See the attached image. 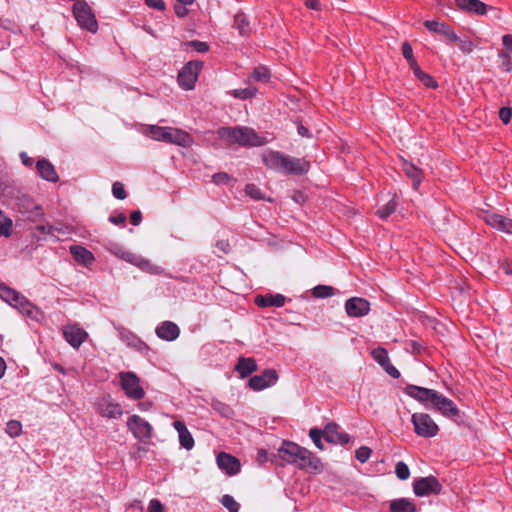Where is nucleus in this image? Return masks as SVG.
Returning a JSON list of instances; mask_svg holds the SVG:
<instances>
[{"label": "nucleus", "mask_w": 512, "mask_h": 512, "mask_svg": "<svg viewBox=\"0 0 512 512\" xmlns=\"http://www.w3.org/2000/svg\"><path fill=\"white\" fill-rule=\"evenodd\" d=\"M270 460L278 465L293 464L306 471H320L322 469L320 459L312 452L295 442L287 440L282 442L277 454L273 455Z\"/></svg>", "instance_id": "f257e3e1"}, {"label": "nucleus", "mask_w": 512, "mask_h": 512, "mask_svg": "<svg viewBox=\"0 0 512 512\" xmlns=\"http://www.w3.org/2000/svg\"><path fill=\"white\" fill-rule=\"evenodd\" d=\"M264 165L271 170L288 175H303L310 169V162L304 158H296L276 150L262 153Z\"/></svg>", "instance_id": "f03ea898"}, {"label": "nucleus", "mask_w": 512, "mask_h": 512, "mask_svg": "<svg viewBox=\"0 0 512 512\" xmlns=\"http://www.w3.org/2000/svg\"><path fill=\"white\" fill-rule=\"evenodd\" d=\"M217 134L228 144L257 147L267 143L265 137L258 135L250 127H221L218 129Z\"/></svg>", "instance_id": "7ed1b4c3"}, {"label": "nucleus", "mask_w": 512, "mask_h": 512, "mask_svg": "<svg viewBox=\"0 0 512 512\" xmlns=\"http://www.w3.org/2000/svg\"><path fill=\"white\" fill-rule=\"evenodd\" d=\"M146 134L155 141H162L181 147H189L193 143V138L188 132L175 127L151 125L147 128Z\"/></svg>", "instance_id": "20e7f679"}, {"label": "nucleus", "mask_w": 512, "mask_h": 512, "mask_svg": "<svg viewBox=\"0 0 512 512\" xmlns=\"http://www.w3.org/2000/svg\"><path fill=\"white\" fill-rule=\"evenodd\" d=\"M0 298L17 309L22 316L36 318L39 310L18 291L0 283Z\"/></svg>", "instance_id": "39448f33"}, {"label": "nucleus", "mask_w": 512, "mask_h": 512, "mask_svg": "<svg viewBox=\"0 0 512 512\" xmlns=\"http://www.w3.org/2000/svg\"><path fill=\"white\" fill-rule=\"evenodd\" d=\"M118 376L120 387L128 399L139 401L144 398L145 390L134 372L123 371Z\"/></svg>", "instance_id": "423d86ee"}, {"label": "nucleus", "mask_w": 512, "mask_h": 512, "mask_svg": "<svg viewBox=\"0 0 512 512\" xmlns=\"http://www.w3.org/2000/svg\"><path fill=\"white\" fill-rule=\"evenodd\" d=\"M73 14L78 25L90 33H96L98 23L91 7L84 0L77 1L73 5Z\"/></svg>", "instance_id": "0eeeda50"}, {"label": "nucleus", "mask_w": 512, "mask_h": 512, "mask_svg": "<svg viewBox=\"0 0 512 512\" xmlns=\"http://www.w3.org/2000/svg\"><path fill=\"white\" fill-rule=\"evenodd\" d=\"M414 432L424 438H432L438 434L439 427L427 413H414L411 417Z\"/></svg>", "instance_id": "6e6552de"}, {"label": "nucleus", "mask_w": 512, "mask_h": 512, "mask_svg": "<svg viewBox=\"0 0 512 512\" xmlns=\"http://www.w3.org/2000/svg\"><path fill=\"white\" fill-rule=\"evenodd\" d=\"M203 66L201 61L188 62L178 74V83L185 90L194 88L198 74Z\"/></svg>", "instance_id": "1a4fd4ad"}, {"label": "nucleus", "mask_w": 512, "mask_h": 512, "mask_svg": "<svg viewBox=\"0 0 512 512\" xmlns=\"http://www.w3.org/2000/svg\"><path fill=\"white\" fill-rule=\"evenodd\" d=\"M442 490V485L434 476L422 477L416 479L413 483V491L418 497H426L432 494H439Z\"/></svg>", "instance_id": "9d476101"}, {"label": "nucleus", "mask_w": 512, "mask_h": 512, "mask_svg": "<svg viewBox=\"0 0 512 512\" xmlns=\"http://www.w3.org/2000/svg\"><path fill=\"white\" fill-rule=\"evenodd\" d=\"M127 428L139 440H146L152 437V425L139 415H132L128 418Z\"/></svg>", "instance_id": "9b49d317"}, {"label": "nucleus", "mask_w": 512, "mask_h": 512, "mask_svg": "<svg viewBox=\"0 0 512 512\" xmlns=\"http://www.w3.org/2000/svg\"><path fill=\"white\" fill-rule=\"evenodd\" d=\"M97 412L104 418L119 419L123 415L121 405L110 396L102 397L97 402Z\"/></svg>", "instance_id": "f8f14e48"}, {"label": "nucleus", "mask_w": 512, "mask_h": 512, "mask_svg": "<svg viewBox=\"0 0 512 512\" xmlns=\"http://www.w3.org/2000/svg\"><path fill=\"white\" fill-rule=\"evenodd\" d=\"M483 220L487 225L503 233L512 234V219L494 212H483Z\"/></svg>", "instance_id": "ddd939ff"}, {"label": "nucleus", "mask_w": 512, "mask_h": 512, "mask_svg": "<svg viewBox=\"0 0 512 512\" xmlns=\"http://www.w3.org/2000/svg\"><path fill=\"white\" fill-rule=\"evenodd\" d=\"M65 340L74 348H78L86 340L88 334L78 324H67L63 327Z\"/></svg>", "instance_id": "4468645a"}, {"label": "nucleus", "mask_w": 512, "mask_h": 512, "mask_svg": "<svg viewBox=\"0 0 512 512\" xmlns=\"http://www.w3.org/2000/svg\"><path fill=\"white\" fill-rule=\"evenodd\" d=\"M345 310L349 317H364L370 311V303L362 297H352L346 301Z\"/></svg>", "instance_id": "2eb2a0df"}, {"label": "nucleus", "mask_w": 512, "mask_h": 512, "mask_svg": "<svg viewBox=\"0 0 512 512\" xmlns=\"http://www.w3.org/2000/svg\"><path fill=\"white\" fill-rule=\"evenodd\" d=\"M405 393L427 407L434 401L437 391L416 385H407L405 387Z\"/></svg>", "instance_id": "dca6fc26"}, {"label": "nucleus", "mask_w": 512, "mask_h": 512, "mask_svg": "<svg viewBox=\"0 0 512 512\" xmlns=\"http://www.w3.org/2000/svg\"><path fill=\"white\" fill-rule=\"evenodd\" d=\"M278 379V375L273 369H266L260 375H255L249 380V386L253 390L260 391L273 385Z\"/></svg>", "instance_id": "f3484780"}, {"label": "nucleus", "mask_w": 512, "mask_h": 512, "mask_svg": "<svg viewBox=\"0 0 512 512\" xmlns=\"http://www.w3.org/2000/svg\"><path fill=\"white\" fill-rule=\"evenodd\" d=\"M431 406L447 417L457 416L459 414V410L454 402L438 392Z\"/></svg>", "instance_id": "a211bd4d"}, {"label": "nucleus", "mask_w": 512, "mask_h": 512, "mask_svg": "<svg viewBox=\"0 0 512 512\" xmlns=\"http://www.w3.org/2000/svg\"><path fill=\"white\" fill-rule=\"evenodd\" d=\"M217 465L226 474L232 476L240 472L241 464L240 461L232 456L231 454L221 452L217 456Z\"/></svg>", "instance_id": "6ab92c4d"}, {"label": "nucleus", "mask_w": 512, "mask_h": 512, "mask_svg": "<svg viewBox=\"0 0 512 512\" xmlns=\"http://www.w3.org/2000/svg\"><path fill=\"white\" fill-rule=\"evenodd\" d=\"M323 437L327 442L333 444H347L350 441L348 434L340 432L338 424L328 423L323 431Z\"/></svg>", "instance_id": "aec40b11"}, {"label": "nucleus", "mask_w": 512, "mask_h": 512, "mask_svg": "<svg viewBox=\"0 0 512 512\" xmlns=\"http://www.w3.org/2000/svg\"><path fill=\"white\" fill-rule=\"evenodd\" d=\"M373 359L393 378H398L400 372L390 363L388 353L384 348H376L372 350Z\"/></svg>", "instance_id": "412c9836"}, {"label": "nucleus", "mask_w": 512, "mask_h": 512, "mask_svg": "<svg viewBox=\"0 0 512 512\" xmlns=\"http://www.w3.org/2000/svg\"><path fill=\"white\" fill-rule=\"evenodd\" d=\"M424 26L431 32L441 34L446 37L450 42H456L459 40L455 32L444 22L436 20H426Z\"/></svg>", "instance_id": "4be33fe9"}, {"label": "nucleus", "mask_w": 512, "mask_h": 512, "mask_svg": "<svg viewBox=\"0 0 512 512\" xmlns=\"http://www.w3.org/2000/svg\"><path fill=\"white\" fill-rule=\"evenodd\" d=\"M455 4L460 10L476 15H484L490 8L480 0H455Z\"/></svg>", "instance_id": "5701e85b"}, {"label": "nucleus", "mask_w": 512, "mask_h": 512, "mask_svg": "<svg viewBox=\"0 0 512 512\" xmlns=\"http://www.w3.org/2000/svg\"><path fill=\"white\" fill-rule=\"evenodd\" d=\"M258 307H282L286 302V297L282 294L257 295L254 300Z\"/></svg>", "instance_id": "b1692460"}, {"label": "nucleus", "mask_w": 512, "mask_h": 512, "mask_svg": "<svg viewBox=\"0 0 512 512\" xmlns=\"http://www.w3.org/2000/svg\"><path fill=\"white\" fill-rule=\"evenodd\" d=\"M155 332L160 339L173 341L179 336L180 329L175 322H162L156 327Z\"/></svg>", "instance_id": "393cba45"}, {"label": "nucleus", "mask_w": 512, "mask_h": 512, "mask_svg": "<svg viewBox=\"0 0 512 512\" xmlns=\"http://www.w3.org/2000/svg\"><path fill=\"white\" fill-rule=\"evenodd\" d=\"M130 263L132 265H135L142 271L147 272L149 274L161 275L164 273V268L152 263L150 260H148L140 255L134 254Z\"/></svg>", "instance_id": "a878e982"}, {"label": "nucleus", "mask_w": 512, "mask_h": 512, "mask_svg": "<svg viewBox=\"0 0 512 512\" xmlns=\"http://www.w3.org/2000/svg\"><path fill=\"white\" fill-rule=\"evenodd\" d=\"M173 426L178 432L180 445L187 450H191L194 447L195 442L186 425L182 421L176 420L174 421Z\"/></svg>", "instance_id": "bb28decb"}, {"label": "nucleus", "mask_w": 512, "mask_h": 512, "mask_svg": "<svg viewBox=\"0 0 512 512\" xmlns=\"http://www.w3.org/2000/svg\"><path fill=\"white\" fill-rule=\"evenodd\" d=\"M37 171L39 175L47 181L57 182L59 176L51 162L46 159H41L37 161L36 164Z\"/></svg>", "instance_id": "cd10ccee"}, {"label": "nucleus", "mask_w": 512, "mask_h": 512, "mask_svg": "<svg viewBox=\"0 0 512 512\" xmlns=\"http://www.w3.org/2000/svg\"><path fill=\"white\" fill-rule=\"evenodd\" d=\"M257 364L253 358L240 357L235 370L240 374L242 378L249 376L251 373L256 371Z\"/></svg>", "instance_id": "c85d7f7f"}, {"label": "nucleus", "mask_w": 512, "mask_h": 512, "mask_svg": "<svg viewBox=\"0 0 512 512\" xmlns=\"http://www.w3.org/2000/svg\"><path fill=\"white\" fill-rule=\"evenodd\" d=\"M403 170L407 177H409L412 180L413 188L417 189L422 181V170L417 168L414 164L409 163L407 161L403 162Z\"/></svg>", "instance_id": "c756f323"}, {"label": "nucleus", "mask_w": 512, "mask_h": 512, "mask_svg": "<svg viewBox=\"0 0 512 512\" xmlns=\"http://www.w3.org/2000/svg\"><path fill=\"white\" fill-rule=\"evenodd\" d=\"M390 512H417V507L413 501L399 498L391 501Z\"/></svg>", "instance_id": "7c9ffc66"}, {"label": "nucleus", "mask_w": 512, "mask_h": 512, "mask_svg": "<svg viewBox=\"0 0 512 512\" xmlns=\"http://www.w3.org/2000/svg\"><path fill=\"white\" fill-rule=\"evenodd\" d=\"M70 253L73 255L76 261L82 264H89L94 261L93 254L86 248L74 245L70 247Z\"/></svg>", "instance_id": "2f4dec72"}, {"label": "nucleus", "mask_w": 512, "mask_h": 512, "mask_svg": "<svg viewBox=\"0 0 512 512\" xmlns=\"http://www.w3.org/2000/svg\"><path fill=\"white\" fill-rule=\"evenodd\" d=\"M415 77L424 85L426 86L427 88H437L438 87V84L437 82L433 79L432 76H430L429 74H427L426 72H424L420 67L419 65L417 64L416 66L412 67L411 68Z\"/></svg>", "instance_id": "473e14b6"}, {"label": "nucleus", "mask_w": 512, "mask_h": 512, "mask_svg": "<svg viewBox=\"0 0 512 512\" xmlns=\"http://www.w3.org/2000/svg\"><path fill=\"white\" fill-rule=\"evenodd\" d=\"M107 250L114 254L115 256L125 260L130 263L134 253L125 250L123 246L115 242H109L106 246Z\"/></svg>", "instance_id": "72a5a7b5"}, {"label": "nucleus", "mask_w": 512, "mask_h": 512, "mask_svg": "<svg viewBox=\"0 0 512 512\" xmlns=\"http://www.w3.org/2000/svg\"><path fill=\"white\" fill-rule=\"evenodd\" d=\"M234 25L241 35H247L250 33L249 21L244 13H237L235 15Z\"/></svg>", "instance_id": "f704fd0d"}, {"label": "nucleus", "mask_w": 512, "mask_h": 512, "mask_svg": "<svg viewBox=\"0 0 512 512\" xmlns=\"http://www.w3.org/2000/svg\"><path fill=\"white\" fill-rule=\"evenodd\" d=\"M396 207H397V202L395 200V196L390 199L385 205H383L382 207H380L378 210H377V215L381 218V219H387L392 213L395 212L396 210Z\"/></svg>", "instance_id": "c9c22d12"}, {"label": "nucleus", "mask_w": 512, "mask_h": 512, "mask_svg": "<svg viewBox=\"0 0 512 512\" xmlns=\"http://www.w3.org/2000/svg\"><path fill=\"white\" fill-rule=\"evenodd\" d=\"M335 294V288L328 285H317L312 289L315 298H328Z\"/></svg>", "instance_id": "e433bc0d"}, {"label": "nucleus", "mask_w": 512, "mask_h": 512, "mask_svg": "<svg viewBox=\"0 0 512 512\" xmlns=\"http://www.w3.org/2000/svg\"><path fill=\"white\" fill-rule=\"evenodd\" d=\"M245 193L252 199L254 200H267V198L265 197V195L262 193V191L260 190V188L253 184V183H250V184H247L246 187H245ZM268 201H270V199H268Z\"/></svg>", "instance_id": "4c0bfd02"}, {"label": "nucleus", "mask_w": 512, "mask_h": 512, "mask_svg": "<svg viewBox=\"0 0 512 512\" xmlns=\"http://www.w3.org/2000/svg\"><path fill=\"white\" fill-rule=\"evenodd\" d=\"M401 50H402V55L407 60L410 68H412L418 64L413 56V50H412V47L409 44V42H407V41L403 42L402 46H401Z\"/></svg>", "instance_id": "58836bf2"}, {"label": "nucleus", "mask_w": 512, "mask_h": 512, "mask_svg": "<svg viewBox=\"0 0 512 512\" xmlns=\"http://www.w3.org/2000/svg\"><path fill=\"white\" fill-rule=\"evenodd\" d=\"M252 78L258 82H267L270 78V72L265 66H258L253 70Z\"/></svg>", "instance_id": "ea45409f"}, {"label": "nucleus", "mask_w": 512, "mask_h": 512, "mask_svg": "<svg viewBox=\"0 0 512 512\" xmlns=\"http://www.w3.org/2000/svg\"><path fill=\"white\" fill-rule=\"evenodd\" d=\"M220 502L229 512H239L240 505L232 496L226 494Z\"/></svg>", "instance_id": "a19ab883"}, {"label": "nucleus", "mask_w": 512, "mask_h": 512, "mask_svg": "<svg viewBox=\"0 0 512 512\" xmlns=\"http://www.w3.org/2000/svg\"><path fill=\"white\" fill-rule=\"evenodd\" d=\"M22 431V425L19 421L11 420L6 425V432L11 437H17L21 434Z\"/></svg>", "instance_id": "79ce46f5"}, {"label": "nucleus", "mask_w": 512, "mask_h": 512, "mask_svg": "<svg viewBox=\"0 0 512 512\" xmlns=\"http://www.w3.org/2000/svg\"><path fill=\"white\" fill-rule=\"evenodd\" d=\"M395 473L400 480H406L410 477L409 467L402 461L396 464Z\"/></svg>", "instance_id": "37998d69"}, {"label": "nucleus", "mask_w": 512, "mask_h": 512, "mask_svg": "<svg viewBox=\"0 0 512 512\" xmlns=\"http://www.w3.org/2000/svg\"><path fill=\"white\" fill-rule=\"evenodd\" d=\"M372 450L367 446H361L359 447L355 452L356 459L361 462L365 463L371 456Z\"/></svg>", "instance_id": "c03bdc74"}, {"label": "nucleus", "mask_w": 512, "mask_h": 512, "mask_svg": "<svg viewBox=\"0 0 512 512\" xmlns=\"http://www.w3.org/2000/svg\"><path fill=\"white\" fill-rule=\"evenodd\" d=\"M309 436H310L311 440L313 441V443L315 444V446L318 449L322 450L323 444H322L321 438L323 436V432L318 428H312L309 431Z\"/></svg>", "instance_id": "a18cd8bd"}, {"label": "nucleus", "mask_w": 512, "mask_h": 512, "mask_svg": "<svg viewBox=\"0 0 512 512\" xmlns=\"http://www.w3.org/2000/svg\"><path fill=\"white\" fill-rule=\"evenodd\" d=\"M112 193L115 198L120 199V200H123L127 197V193L124 189L123 184L118 181L113 183Z\"/></svg>", "instance_id": "49530a36"}, {"label": "nucleus", "mask_w": 512, "mask_h": 512, "mask_svg": "<svg viewBox=\"0 0 512 512\" xmlns=\"http://www.w3.org/2000/svg\"><path fill=\"white\" fill-rule=\"evenodd\" d=\"M256 89L255 88H245V89H236L233 92L234 97L240 98V99H248L255 95Z\"/></svg>", "instance_id": "de8ad7c7"}, {"label": "nucleus", "mask_w": 512, "mask_h": 512, "mask_svg": "<svg viewBox=\"0 0 512 512\" xmlns=\"http://www.w3.org/2000/svg\"><path fill=\"white\" fill-rule=\"evenodd\" d=\"M499 58L502 60V69L505 72L510 73L512 71L510 55L506 51H501L499 52Z\"/></svg>", "instance_id": "09e8293b"}, {"label": "nucleus", "mask_w": 512, "mask_h": 512, "mask_svg": "<svg viewBox=\"0 0 512 512\" xmlns=\"http://www.w3.org/2000/svg\"><path fill=\"white\" fill-rule=\"evenodd\" d=\"M186 45L192 47L195 51L200 52V53H204L209 50L208 44L203 41L193 40V41L187 42Z\"/></svg>", "instance_id": "8fccbe9b"}, {"label": "nucleus", "mask_w": 512, "mask_h": 512, "mask_svg": "<svg viewBox=\"0 0 512 512\" xmlns=\"http://www.w3.org/2000/svg\"><path fill=\"white\" fill-rule=\"evenodd\" d=\"M212 181L217 184H228L231 181V177L225 172H218L212 176Z\"/></svg>", "instance_id": "3c124183"}, {"label": "nucleus", "mask_w": 512, "mask_h": 512, "mask_svg": "<svg viewBox=\"0 0 512 512\" xmlns=\"http://www.w3.org/2000/svg\"><path fill=\"white\" fill-rule=\"evenodd\" d=\"M12 231V220L5 219L2 224H0V235L9 236Z\"/></svg>", "instance_id": "603ef678"}, {"label": "nucleus", "mask_w": 512, "mask_h": 512, "mask_svg": "<svg viewBox=\"0 0 512 512\" xmlns=\"http://www.w3.org/2000/svg\"><path fill=\"white\" fill-rule=\"evenodd\" d=\"M499 117L503 121L504 124L509 123L512 117V109L508 107H503L499 111Z\"/></svg>", "instance_id": "864d4df0"}, {"label": "nucleus", "mask_w": 512, "mask_h": 512, "mask_svg": "<svg viewBox=\"0 0 512 512\" xmlns=\"http://www.w3.org/2000/svg\"><path fill=\"white\" fill-rule=\"evenodd\" d=\"M149 512H165L164 506L157 499H152L148 507Z\"/></svg>", "instance_id": "5fc2aeb1"}, {"label": "nucleus", "mask_w": 512, "mask_h": 512, "mask_svg": "<svg viewBox=\"0 0 512 512\" xmlns=\"http://www.w3.org/2000/svg\"><path fill=\"white\" fill-rule=\"evenodd\" d=\"M145 2L151 8H154L157 10L165 9V4H164L163 0H145Z\"/></svg>", "instance_id": "6e6d98bb"}, {"label": "nucleus", "mask_w": 512, "mask_h": 512, "mask_svg": "<svg viewBox=\"0 0 512 512\" xmlns=\"http://www.w3.org/2000/svg\"><path fill=\"white\" fill-rule=\"evenodd\" d=\"M109 221L115 225L124 224L126 221V215L123 213H120L118 215L110 216Z\"/></svg>", "instance_id": "4d7b16f0"}, {"label": "nucleus", "mask_w": 512, "mask_h": 512, "mask_svg": "<svg viewBox=\"0 0 512 512\" xmlns=\"http://www.w3.org/2000/svg\"><path fill=\"white\" fill-rule=\"evenodd\" d=\"M142 220V214L139 210L132 211L130 214V221L133 225L137 226Z\"/></svg>", "instance_id": "13d9d810"}, {"label": "nucleus", "mask_w": 512, "mask_h": 512, "mask_svg": "<svg viewBox=\"0 0 512 512\" xmlns=\"http://www.w3.org/2000/svg\"><path fill=\"white\" fill-rule=\"evenodd\" d=\"M502 44L506 48V50L512 52V35L511 34H505L502 37Z\"/></svg>", "instance_id": "bf43d9fd"}, {"label": "nucleus", "mask_w": 512, "mask_h": 512, "mask_svg": "<svg viewBox=\"0 0 512 512\" xmlns=\"http://www.w3.org/2000/svg\"><path fill=\"white\" fill-rule=\"evenodd\" d=\"M268 461V453L264 449H260L257 453V462L259 464H264Z\"/></svg>", "instance_id": "052dcab7"}, {"label": "nucleus", "mask_w": 512, "mask_h": 512, "mask_svg": "<svg viewBox=\"0 0 512 512\" xmlns=\"http://www.w3.org/2000/svg\"><path fill=\"white\" fill-rule=\"evenodd\" d=\"M35 229L41 234H52L53 232V227L51 225H38Z\"/></svg>", "instance_id": "680f3d73"}, {"label": "nucleus", "mask_w": 512, "mask_h": 512, "mask_svg": "<svg viewBox=\"0 0 512 512\" xmlns=\"http://www.w3.org/2000/svg\"><path fill=\"white\" fill-rule=\"evenodd\" d=\"M305 5L307 8L312 10H319L320 9V2L319 0H306Z\"/></svg>", "instance_id": "e2e57ef3"}, {"label": "nucleus", "mask_w": 512, "mask_h": 512, "mask_svg": "<svg viewBox=\"0 0 512 512\" xmlns=\"http://www.w3.org/2000/svg\"><path fill=\"white\" fill-rule=\"evenodd\" d=\"M297 131H298V134L302 137H307V138H310L311 137V134H310V131L308 130L307 127H305L304 125L300 124L298 125L297 127Z\"/></svg>", "instance_id": "0e129e2a"}, {"label": "nucleus", "mask_w": 512, "mask_h": 512, "mask_svg": "<svg viewBox=\"0 0 512 512\" xmlns=\"http://www.w3.org/2000/svg\"><path fill=\"white\" fill-rule=\"evenodd\" d=\"M460 49L463 52H471L473 49V45L471 41H460Z\"/></svg>", "instance_id": "69168bd1"}, {"label": "nucleus", "mask_w": 512, "mask_h": 512, "mask_svg": "<svg viewBox=\"0 0 512 512\" xmlns=\"http://www.w3.org/2000/svg\"><path fill=\"white\" fill-rule=\"evenodd\" d=\"M20 158L26 166H31L33 164L32 158H30L25 152L20 153Z\"/></svg>", "instance_id": "338daca9"}, {"label": "nucleus", "mask_w": 512, "mask_h": 512, "mask_svg": "<svg viewBox=\"0 0 512 512\" xmlns=\"http://www.w3.org/2000/svg\"><path fill=\"white\" fill-rule=\"evenodd\" d=\"M501 268L503 269V271L507 274V275H510L512 274V261L511 262H505L501 265Z\"/></svg>", "instance_id": "774afa93"}]
</instances>
